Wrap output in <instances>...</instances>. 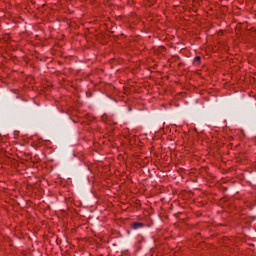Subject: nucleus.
Instances as JSON below:
<instances>
[{"label":"nucleus","instance_id":"obj_1","mask_svg":"<svg viewBox=\"0 0 256 256\" xmlns=\"http://www.w3.org/2000/svg\"><path fill=\"white\" fill-rule=\"evenodd\" d=\"M144 225H145V224H143V223H141V222H134V223L132 224V228H133V229H141V228L144 227Z\"/></svg>","mask_w":256,"mask_h":256},{"label":"nucleus","instance_id":"obj_2","mask_svg":"<svg viewBox=\"0 0 256 256\" xmlns=\"http://www.w3.org/2000/svg\"><path fill=\"white\" fill-rule=\"evenodd\" d=\"M194 64L195 65H200L201 64V57L196 56L195 59H194Z\"/></svg>","mask_w":256,"mask_h":256}]
</instances>
